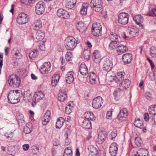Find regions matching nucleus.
Instances as JSON below:
<instances>
[{"label": "nucleus", "mask_w": 156, "mask_h": 156, "mask_svg": "<svg viewBox=\"0 0 156 156\" xmlns=\"http://www.w3.org/2000/svg\"><path fill=\"white\" fill-rule=\"evenodd\" d=\"M111 82H115L119 83L122 82L119 85V89L121 90H125L128 88L130 86V81L128 79L124 80V77L122 73H118L116 76H112Z\"/></svg>", "instance_id": "f257e3e1"}, {"label": "nucleus", "mask_w": 156, "mask_h": 156, "mask_svg": "<svg viewBox=\"0 0 156 156\" xmlns=\"http://www.w3.org/2000/svg\"><path fill=\"white\" fill-rule=\"evenodd\" d=\"M18 90H10L8 95V102L12 104H15L19 102L22 95Z\"/></svg>", "instance_id": "f03ea898"}, {"label": "nucleus", "mask_w": 156, "mask_h": 156, "mask_svg": "<svg viewBox=\"0 0 156 156\" xmlns=\"http://www.w3.org/2000/svg\"><path fill=\"white\" fill-rule=\"evenodd\" d=\"M80 41L79 38L77 37L76 39L72 36L67 37L65 40L66 47L68 50H73Z\"/></svg>", "instance_id": "7ed1b4c3"}, {"label": "nucleus", "mask_w": 156, "mask_h": 156, "mask_svg": "<svg viewBox=\"0 0 156 156\" xmlns=\"http://www.w3.org/2000/svg\"><path fill=\"white\" fill-rule=\"evenodd\" d=\"M139 30L135 27L129 26L128 28V32L127 34L123 32L122 34V36L123 38H131L137 36L138 35Z\"/></svg>", "instance_id": "20e7f679"}, {"label": "nucleus", "mask_w": 156, "mask_h": 156, "mask_svg": "<svg viewBox=\"0 0 156 156\" xmlns=\"http://www.w3.org/2000/svg\"><path fill=\"white\" fill-rule=\"evenodd\" d=\"M119 37L115 33H112L110 35L109 38L112 41L109 44V48L110 50H112L115 49L117 46L119 44Z\"/></svg>", "instance_id": "39448f33"}, {"label": "nucleus", "mask_w": 156, "mask_h": 156, "mask_svg": "<svg viewBox=\"0 0 156 156\" xmlns=\"http://www.w3.org/2000/svg\"><path fill=\"white\" fill-rule=\"evenodd\" d=\"M8 83L9 85L14 87H18L20 83V78L16 75H11L9 77Z\"/></svg>", "instance_id": "423d86ee"}, {"label": "nucleus", "mask_w": 156, "mask_h": 156, "mask_svg": "<svg viewBox=\"0 0 156 156\" xmlns=\"http://www.w3.org/2000/svg\"><path fill=\"white\" fill-rule=\"evenodd\" d=\"M102 0H91L90 6L94 11L97 12L100 11L102 9Z\"/></svg>", "instance_id": "0eeeda50"}, {"label": "nucleus", "mask_w": 156, "mask_h": 156, "mask_svg": "<svg viewBox=\"0 0 156 156\" xmlns=\"http://www.w3.org/2000/svg\"><path fill=\"white\" fill-rule=\"evenodd\" d=\"M102 27L100 23H97L93 25L92 34L95 36H98L101 34Z\"/></svg>", "instance_id": "6e6552de"}, {"label": "nucleus", "mask_w": 156, "mask_h": 156, "mask_svg": "<svg viewBox=\"0 0 156 156\" xmlns=\"http://www.w3.org/2000/svg\"><path fill=\"white\" fill-rule=\"evenodd\" d=\"M129 15L125 12L120 13L118 15V21L119 23L122 25L127 24L128 22Z\"/></svg>", "instance_id": "1a4fd4ad"}, {"label": "nucleus", "mask_w": 156, "mask_h": 156, "mask_svg": "<svg viewBox=\"0 0 156 156\" xmlns=\"http://www.w3.org/2000/svg\"><path fill=\"white\" fill-rule=\"evenodd\" d=\"M113 67L112 61L109 58H105L103 62V69L107 72L110 71Z\"/></svg>", "instance_id": "9d476101"}, {"label": "nucleus", "mask_w": 156, "mask_h": 156, "mask_svg": "<svg viewBox=\"0 0 156 156\" xmlns=\"http://www.w3.org/2000/svg\"><path fill=\"white\" fill-rule=\"evenodd\" d=\"M17 22L19 24H24L27 23L28 21V16L24 13L20 14L16 19Z\"/></svg>", "instance_id": "9b49d317"}, {"label": "nucleus", "mask_w": 156, "mask_h": 156, "mask_svg": "<svg viewBox=\"0 0 156 156\" xmlns=\"http://www.w3.org/2000/svg\"><path fill=\"white\" fill-rule=\"evenodd\" d=\"M102 98L100 96H98L93 99L92 106L94 108L98 109L102 106Z\"/></svg>", "instance_id": "f8f14e48"}, {"label": "nucleus", "mask_w": 156, "mask_h": 156, "mask_svg": "<svg viewBox=\"0 0 156 156\" xmlns=\"http://www.w3.org/2000/svg\"><path fill=\"white\" fill-rule=\"evenodd\" d=\"M51 66V65L50 62H45L40 69V71L42 74L47 73L50 71Z\"/></svg>", "instance_id": "ddd939ff"}, {"label": "nucleus", "mask_w": 156, "mask_h": 156, "mask_svg": "<svg viewBox=\"0 0 156 156\" xmlns=\"http://www.w3.org/2000/svg\"><path fill=\"white\" fill-rule=\"evenodd\" d=\"M45 7L43 3L42 2H39L37 3L35 6V11L36 13L38 15L42 14L44 11Z\"/></svg>", "instance_id": "4468645a"}, {"label": "nucleus", "mask_w": 156, "mask_h": 156, "mask_svg": "<svg viewBox=\"0 0 156 156\" xmlns=\"http://www.w3.org/2000/svg\"><path fill=\"white\" fill-rule=\"evenodd\" d=\"M128 111L126 108H123L121 110L117 116L118 119L120 121H123L125 119L128 115Z\"/></svg>", "instance_id": "2eb2a0df"}, {"label": "nucleus", "mask_w": 156, "mask_h": 156, "mask_svg": "<svg viewBox=\"0 0 156 156\" xmlns=\"http://www.w3.org/2000/svg\"><path fill=\"white\" fill-rule=\"evenodd\" d=\"M57 15L61 18L66 19L69 17V14L68 12L62 9H60L57 12Z\"/></svg>", "instance_id": "dca6fc26"}, {"label": "nucleus", "mask_w": 156, "mask_h": 156, "mask_svg": "<svg viewBox=\"0 0 156 156\" xmlns=\"http://www.w3.org/2000/svg\"><path fill=\"white\" fill-rule=\"evenodd\" d=\"M44 97L43 93L41 90L36 92L33 96V101L36 103L40 100H41Z\"/></svg>", "instance_id": "f3484780"}, {"label": "nucleus", "mask_w": 156, "mask_h": 156, "mask_svg": "<svg viewBox=\"0 0 156 156\" xmlns=\"http://www.w3.org/2000/svg\"><path fill=\"white\" fill-rule=\"evenodd\" d=\"M117 144L115 143H112L109 147V153L112 156H115L117 153Z\"/></svg>", "instance_id": "a211bd4d"}, {"label": "nucleus", "mask_w": 156, "mask_h": 156, "mask_svg": "<svg viewBox=\"0 0 156 156\" xmlns=\"http://www.w3.org/2000/svg\"><path fill=\"white\" fill-rule=\"evenodd\" d=\"M133 59L132 55L129 53H126L123 55L122 60L126 64L130 63Z\"/></svg>", "instance_id": "6ab92c4d"}, {"label": "nucleus", "mask_w": 156, "mask_h": 156, "mask_svg": "<svg viewBox=\"0 0 156 156\" xmlns=\"http://www.w3.org/2000/svg\"><path fill=\"white\" fill-rule=\"evenodd\" d=\"M88 150L89 152V156H97L98 153L97 149L93 145L89 146L88 147Z\"/></svg>", "instance_id": "aec40b11"}, {"label": "nucleus", "mask_w": 156, "mask_h": 156, "mask_svg": "<svg viewBox=\"0 0 156 156\" xmlns=\"http://www.w3.org/2000/svg\"><path fill=\"white\" fill-rule=\"evenodd\" d=\"M51 112L50 111L47 110L45 112L44 118L42 119V124L43 125H46L49 122L51 118Z\"/></svg>", "instance_id": "412c9836"}, {"label": "nucleus", "mask_w": 156, "mask_h": 156, "mask_svg": "<svg viewBox=\"0 0 156 156\" xmlns=\"http://www.w3.org/2000/svg\"><path fill=\"white\" fill-rule=\"evenodd\" d=\"M79 71L82 75H86L88 73V68L84 63H82L80 65Z\"/></svg>", "instance_id": "4be33fe9"}, {"label": "nucleus", "mask_w": 156, "mask_h": 156, "mask_svg": "<svg viewBox=\"0 0 156 156\" xmlns=\"http://www.w3.org/2000/svg\"><path fill=\"white\" fill-rule=\"evenodd\" d=\"M133 19L136 24L139 25L142 28H143V26L141 24L143 21V17L142 16L139 15H136L133 17Z\"/></svg>", "instance_id": "5701e85b"}, {"label": "nucleus", "mask_w": 156, "mask_h": 156, "mask_svg": "<svg viewBox=\"0 0 156 156\" xmlns=\"http://www.w3.org/2000/svg\"><path fill=\"white\" fill-rule=\"evenodd\" d=\"M93 58L95 62H99L101 60V56L100 52L98 51H94L93 53Z\"/></svg>", "instance_id": "b1692460"}, {"label": "nucleus", "mask_w": 156, "mask_h": 156, "mask_svg": "<svg viewBox=\"0 0 156 156\" xmlns=\"http://www.w3.org/2000/svg\"><path fill=\"white\" fill-rule=\"evenodd\" d=\"M76 27L77 29L81 33L85 32L87 29L85 24L81 21L77 23L76 24Z\"/></svg>", "instance_id": "393cba45"}, {"label": "nucleus", "mask_w": 156, "mask_h": 156, "mask_svg": "<svg viewBox=\"0 0 156 156\" xmlns=\"http://www.w3.org/2000/svg\"><path fill=\"white\" fill-rule=\"evenodd\" d=\"M67 97V94L65 90H60L58 94V100L60 101H64L66 99Z\"/></svg>", "instance_id": "a878e982"}, {"label": "nucleus", "mask_w": 156, "mask_h": 156, "mask_svg": "<svg viewBox=\"0 0 156 156\" xmlns=\"http://www.w3.org/2000/svg\"><path fill=\"white\" fill-rule=\"evenodd\" d=\"M76 0H67L65 6L66 8L71 9L75 5Z\"/></svg>", "instance_id": "bb28decb"}, {"label": "nucleus", "mask_w": 156, "mask_h": 156, "mask_svg": "<svg viewBox=\"0 0 156 156\" xmlns=\"http://www.w3.org/2000/svg\"><path fill=\"white\" fill-rule=\"evenodd\" d=\"M66 82L68 83H72L74 80L73 72L72 71L68 72L66 74Z\"/></svg>", "instance_id": "cd10ccee"}, {"label": "nucleus", "mask_w": 156, "mask_h": 156, "mask_svg": "<svg viewBox=\"0 0 156 156\" xmlns=\"http://www.w3.org/2000/svg\"><path fill=\"white\" fill-rule=\"evenodd\" d=\"M107 135L105 133H100L98 135L97 141L99 144L102 143L105 140Z\"/></svg>", "instance_id": "c85d7f7f"}, {"label": "nucleus", "mask_w": 156, "mask_h": 156, "mask_svg": "<svg viewBox=\"0 0 156 156\" xmlns=\"http://www.w3.org/2000/svg\"><path fill=\"white\" fill-rule=\"evenodd\" d=\"M117 52L122 54L127 51L128 50V48L126 46L122 45H119L117 46Z\"/></svg>", "instance_id": "c756f323"}, {"label": "nucleus", "mask_w": 156, "mask_h": 156, "mask_svg": "<svg viewBox=\"0 0 156 156\" xmlns=\"http://www.w3.org/2000/svg\"><path fill=\"white\" fill-rule=\"evenodd\" d=\"M88 5L87 3H83L82 5V7L80 10V13L82 15H85L87 14V9Z\"/></svg>", "instance_id": "7c9ffc66"}, {"label": "nucleus", "mask_w": 156, "mask_h": 156, "mask_svg": "<svg viewBox=\"0 0 156 156\" xmlns=\"http://www.w3.org/2000/svg\"><path fill=\"white\" fill-rule=\"evenodd\" d=\"M60 78V76L58 74H55L52 77L51 81V85L53 86H55Z\"/></svg>", "instance_id": "2f4dec72"}, {"label": "nucleus", "mask_w": 156, "mask_h": 156, "mask_svg": "<svg viewBox=\"0 0 156 156\" xmlns=\"http://www.w3.org/2000/svg\"><path fill=\"white\" fill-rule=\"evenodd\" d=\"M96 76L94 72L89 74V80L90 84H95L96 83Z\"/></svg>", "instance_id": "473e14b6"}, {"label": "nucleus", "mask_w": 156, "mask_h": 156, "mask_svg": "<svg viewBox=\"0 0 156 156\" xmlns=\"http://www.w3.org/2000/svg\"><path fill=\"white\" fill-rule=\"evenodd\" d=\"M82 126L83 127L87 129H90L91 128V122L88 119H84L82 122Z\"/></svg>", "instance_id": "72a5a7b5"}, {"label": "nucleus", "mask_w": 156, "mask_h": 156, "mask_svg": "<svg viewBox=\"0 0 156 156\" xmlns=\"http://www.w3.org/2000/svg\"><path fill=\"white\" fill-rule=\"evenodd\" d=\"M35 37L37 41L41 40L44 37V34L41 30H38L36 32Z\"/></svg>", "instance_id": "f704fd0d"}, {"label": "nucleus", "mask_w": 156, "mask_h": 156, "mask_svg": "<svg viewBox=\"0 0 156 156\" xmlns=\"http://www.w3.org/2000/svg\"><path fill=\"white\" fill-rule=\"evenodd\" d=\"M138 156H149L148 152L146 149L144 148H140L138 151Z\"/></svg>", "instance_id": "c9c22d12"}, {"label": "nucleus", "mask_w": 156, "mask_h": 156, "mask_svg": "<svg viewBox=\"0 0 156 156\" xmlns=\"http://www.w3.org/2000/svg\"><path fill=\"white\" fill-rule=\"evenodd\" d=\"M64 119L62 117L59 118L57 120L56 123V127L58 129L60 128L63 125Z\"/></svg>", "instance_id": "e433bc0d"}, {"label": "nucleus", "mask_w": 156, "mask_h": 156, "mask_svg": "<svg viewBox=\"0 0 156 156\" xmlns=\"http://www.w3.org/2000/svg\"><path fill=\"white\" fill-rule=\"evenodd\" d=\"M134 125L137 127L141 128L143 125V121L138 118H135Z\"/></svg>", "instance_id": "4c0bfd02"}, {"label": "nucleus", "mask_w": 156, "mask_h": 156, "mask_svg": "<svg viewBox=\"0 0 156 156\" xmlns=\"http://www.w3.org/2000/svg\"><path fill=\"white\" fill-rule=\"evenodd\" d=\"M38 55V52L36 50H33L31 51L29 53V58L32 59H34L37 57Z\"/></svg>", "instance_id": "58836bf2"}, {"label": "nucleus", "mask_w": 156, "mask_h": 156, "mask_svg": "<svg viewBox=\"0 0 156 156\" xmlns=\"http://www.w3.org/2000/svg\"><path fill=\"white\" fill-rule=\"evenodd\" d=\"M73 152L71 147H68L65 149L63 156H72Z\"/></svg>", "instance_id": "ea45409f"}, {"label": "nucleus", "mask_w": 156, "mask_h": 156, "mask_svg": "<svg viewBox=\"0 0 156 156\" xmlns=\"http://www.w3.org/2000/svg\"><path fill=\"white\" fill-rule=\"evenodd\" d=\"M149 113L152 115L156 114V105H151L148 109Z\"/></svg>", "instance_id": "a19ab883"}, {"label": "nucleus", "mask_w": 156, "mask_h": 156, "mask_svg": "<svg viewBox=\"0 0 156 156\" xmlns=\"http://www.w3.org/2000/svg\"><path fill=\"white\" fill-rule=\"evenodd\" d=\"M42 22L40 20H37L35 23L34 29L35 30L39 29L42 27Z\"/></svg>", "instance_id": "79ce46f5"}, {"label": "nucleus", "mask_w": 156, "mask_h": 156, "mask_svg": "<svg viewBox=\"0 0 156 156\" xmlns=\"http://www.w3.org/2000/svg\"><path fill=\"white\" fill-rule=\"evenodd\" d=\"M150 51L151 56L153 58H156V47H151Z\"/></svg>", "instance_id": "37998d69"}, {"label": "nucleus", "mask_w": 156, "mask_h": 156, "mask_svg": "<svg viewBox=\"0 0 156 156\" xmlns=\"http://www.w3.org/2000/svg\"><path fill=\"white\" fill-rule=\"evenodd\" d=\"M135 143L136 146L140 147L142 144L143 142L140 137H136L135 138Z\"/></svg>", "instance_id": "c03bdc74"}, {"label": "nucleus", "mask_w": 156, "mask_h": 156, "mask_svg": "<svg viewBox=\"0 0 156 156\" xmlns=\"http://www.w3.org/2000/svg\"><path fill=\"white\" fill-rule=\"evenodd\" d=\"M90 53L89 52L86 50L83 51V56L86 60H88L89 58Z\"/></svg>", "instance_id": "a18cd8bd"}, {"label": "nucleus", "mask_w": 156, "mask_h": 156, "mask_svg": "<svg viewBox=\"0 0 156 156\" xmlns=\"http://www.w3.org/2000/svg\"><path fill=\"white\" fill-rule=\"evenodd\" d=\"M72 57V53L70 52H67L66 55V59L67 61H69L71 60Z\"/></svg>", "instance_id": "49530a36"}, {"label": "nucleus", "mask_w": 156, "mask_h": 156, "mask_svg": "<svg viewBox=\"0 0 156 156\" xmlns=\"http://www.w3.org/2000/svg\"><path fill=\"white\" fill-rule=\"evenodd\" d=\"M148 15L151 16H156V9L153 8L148 13Z\"/></svg>", "instance_id": "de8ad7c7"}, {"label": "nucleus", "mask_w": 156, "mask_h": 156, "mask_svg": "<svg viewBox=\"0 0 156 156\" xmlns=\"http://www.w3.org/2000/svg\"><path fill=\"white\" fill-rule=\"evenodd\" d=\"M39 48L41 51H44L45 49V43L44 42H42L41 43L39 46Z\"/></svg>", "instance_id": "09e8293b"}, {"label": "nucleus", "mask_w": 156, "mask_h": 156, "mask_svg": "<svg viewBox=\"0 0 156 156\" xmlns=\"http://www.w3.org/2000/svg\"><path fill=\"white\" fill-rule=\"evenodd\" d=\"M12 52L13 54L14 53V52H15L14 54L15 56H17V57H18V56L19 57H21V54L20 53V52L19 50H18L17 49H16V48L13 49Z\"/></svg>", "instance_id": "8fccbe9b"}, {"label": "nucleus", "mask_w": 156, "mask_h": 156, "mask_svg": "<svg viewBox=\"0 0 156 156\" xmlns=\"http://www.w3.org/2000/svg\"><path fill=\"white\" fill-rule=\"evenodd\" d=\"M32 131V129L27 126H25L24 128L23 132L25 134H29Z\"/></svg>", "instance_id": "3c124183"}, {"label": "nucleus", "mask_w": 156, "mask_h": 156, "mask_svg": "<svg viewBox=\"0 0 156 156\" xmlns=\"http://www.w3.org/2000/svg\"><path fill=\"white\" fill-rule=\"evenodd\" d=\"M33 0H21L22 3L26 5H29L32 2Z\"/></svg>", "instance_id": "603ef678"}, {"label": "nucleus", "mask_w": 156, "mask_h": 156, "mask_svg": "<svg viewBox=\"0 0 156 156\" xmlns=\"http://www.w3.org/2000/svg\"><path fill=\"white\" fill-rule=\"evenodd\" d=\"M31 148L34 153H37L39 149V147L36 145H33Z\"/></svg>", "instance_id": "864d4df0"}, {"label": "nucleus", "mask_w": 156, "mask_h": 156, "mask_svg": "<svg viewBox=\"0 0 156 156\" xmlns=\"http://www.w3.org/2000/svg\"><path fill=\"white\" fill-rule=\"evenodd\" d=\"M112 111H108L106 114V118L108 119H111L112 118Z\"/></svg>", "instance_id": "5fc2aeb1"}, {"label": "nucleus", "mask_w": 156, "mask_h": 156, "mask_svg": "<svg viewBox=\"0 0 156 156\" xmlns=\"http://www.w3.org/2000/svg\"><path fill=\"white\" fill-rule=\"evenodd\" d=\"M111 139L113 140L117 135L116 131L115 129H113L111 133Z\"/></svg>", "instance_id": "6e6d98bb"}, {"label": "nucleus", "mask_w": 156, "mask_h": 156, "mask_svg": "<svg viewBox=\"0 0 156 156\" xmlns=\"http://www.w3.org/2000/svg\"><path fill=\"white\" fill-rule=\"evenodd\" d=\"M73 108H68V107H66L65 108V112L67 114H69L72 111Z\"/></svg>", "instance_id": "4d7b16f0"}, {"label": "nucleus", "mask_w": 156, "mask_h": 156, "mask_svg": "<svg viewBox=\"0 0 156 156\" xmlns=\"http://www.w3.org/2000/svg\"><path fill=\"white\" fill-rule=\"evenodd\" d=\"M145 97L147 100H151L152 99V95L149 92H147L145 93Z\"/></svg>", "instance_id": "13d9d810"}, {"label": "nucleus", "mask_w": 156, "mask_h": 156, "mask_svg": "<svg viewBox=\"0 0 156 156\" xmlns=\"http://www.w3.org/2000/svg\"><path fill=\"white\" fill-rule=\"evenodd\" d=\"M90 112H86L85 113V114H84V116L85 118L86 119H89V117L90 115Z\"/></svg>", "instance_id": "bf43d9fd"}, {"label": "nucleus", "mask_w": 156, "mask_h": 156, "mask_svg": "<svg viewBox=\"0 0 156 156\" xmlns=\"http://www.w3.org/2000/svg\"><path fill=\"white\" fill-rule=\"evenodd\" d=\"M150 79L152 81H154L155 79L154 74V73H150L149 75Z\"/></svg>", "instance_id": "052dcab7"}, {"label": "nucleus", "mask_w": 156, "mask_h": 156, "mask_svg": "<svg viewBox=\"0 0 156 156\" xmlns=\"http://www.w3.org/2000/svg\"><path fill=\"white\" fill-rule=\"evenodd\" d=\"M149 118V116L148 113H144V117L145 120L146 121H148Z\"/></svg>", "instance_id": "680f3d73"}, {"label": "nucleus", "mask_w": 156, "mask_h": 156, "mask_svg": "<svg viewBox=\"0 0 156 156\" xmlns=\"http://www.w3.org/2000/svg\"><path fill=\"white\" fill-rule=\"evenodd\" d=\"M147 60L150 63V65L151 66V68L153 69L154 67V63H153L152 61L149 58H147Z\"/></svg>", "instance_id": "e2e57ef3"}, {"label": "nucleus", "mask_w": 156, "mask_h": 156, "mask_svg": "<svg viewBox=\"0 0 156 156\" xmlns=\"http://www.w3.org/2000/svg\"><path fill=\"white\" fill-rule=\"evenodd\" d=\"M89 117V119H90L91 120H94L95 119V116L94 114L90 112V115Z\"/></svg>", "instance_id": "0e129e2a"}, {"label": "nucleus", "mask_w": 156, "mask_h": 156, "mask_svg": "<svg viewBox=\"0 0 156 156\" xmlns=\"http://www.w3.org/2000/svg\"><path fill=\"white\" fill-rule=\"evenodd\" d=\"M29 148V145L28 144H24L23 145V149L24 151H27Z\"/></svg>", "instance_id": "69168bd1"}, {"label": "nucleus", "mask_w": 156, "mask_h": 156, "mask_svg": "<svg viewBox=\"0 0 156 156\" xmlns=\"http://www.w3.org/2000/svg\"><path fill=\"white\" fill-rule=\"evenodd\" d=\"M31 76L32 79L33 80H36L37 79V77L34 74H31Z\"/></svg>", "instance_id": "338daca9"}, {"label": "nucleus", "mask_w": 156, "mask_h": 156, "mask_svg": "<svg viewBox=\"0 0 156 156\" xmlns=\"http://www.w3.org/2000/svg\"><path fill=\"white\" fill-rule=\"evenodd\" d=\"M14 5L13 4L12 5H11V9L10 10V12H12V13H13V11L14 10Z\"/></svg>", "instance_id": "774afa93"}]
</instances>
